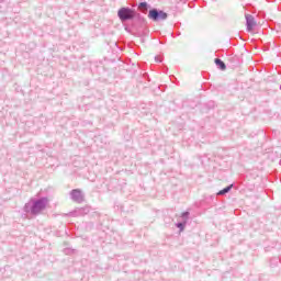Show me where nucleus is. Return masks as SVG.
I'll return each instance as SVG.
<instances>
[{
	"mask_svg": "<svg viewBox=\"0 0 281 281\" xmlns=\"http://www.w3.org/2000/svg\"><path fill=\"white\" fill-rule=\"evenodd\" d=\"M117 16L121 21H130L135 18V12L128 8H121L117 12Z\"/></svg>",
	"mask_w": 281,
	"mask_h": 281,
	"instance_id": "1",
	"label": "nucleus"
},
{
	"mask_svg": "<svg viewBox=\"0 0 281 281\" xmlns=\"http://www.w3.org/2000/svg\"><path fill=\"white\" fill-rule=\"evenodd\" d=\"M149 19H153V21H159L161 19L162 21L168 19V14L164 11L157 12V10H150L149 11Z\"/></svg>",
	"mask_w": 281,
	"mask_h": 281,
	"instance_id": "2",
	"label": "nucleus"
},
{
	"mask_svg": "<svg viewBox=\"0 0 281 281\" xmlns=\"http://www.w3.org/2000/svg\"><path fill=\"white\" fill-rule=\"evenodd\" d=\"M246 23H247V30L248 32H254V26L256 25V20L252 15L247 14L246 15Z\"/></svg>",
	"mask_w": 281,
	"mask_h": 281,
	"instance_id": "3",
	"label": "nucleus"
},
{
	"mask_svg": "<svg viewBox=\"0 0 281 281\" xmlns=\"http://www.w3.org/2000/svg\"><path fill=\"white\" fill-rule=\"evenodd\" d=\"M41 210H45V200H40V201L35 202L32 212H33V214H38V212H41Z\"/></svg>",
	"mask_w": 281,
	"mask_h": 281,
	"instance_id": "4",
	"label": "nucleus"
},
{
	"mask_svg": "<svg viewBox=\"0 0 281 281\" xmlns=\"http://www.w3.org/2000/svg\"><path fill=\"white\" fill-rule=\"evenodd\" d=\"M215 65H217V67H220L222 71H225V69H227L225 61L221 60L220 58H215Z\"/></svg>",
	"mask_w": 281,
	"mask_h": 281,
	"instance_id": "5",
	"label": "nucleus"
},
{
	"mask_svg": "<svg viewBox=\"0 0 281 281\" xmlns=\"http://www.w3.org/2000/svg\"><path fill=\"white\" fill-rule=\"evenodd\" d=\"M232 190V184L229 187H226L225 189L221 190L220 192H217V194H227V192H229Z\"/></svg>",
	"mask_w": 281,
	"mask_h": 281,
	"instance_id": "6",
	"label": "nucleus"
},
{
	"mask_svg": "<svg viewBox=\"0 0 281 281\" xmlns=\"http://www.w3.org/2000/svg\"><path fill=\"white\" fill-rule=\"evenodd\" d=\"M146 5H147L146 2H142V3L139 4V8H146Z\"/></svg>",
	"mask_w": 281,
	"mask_h": 281,
	"instance_id": "7",
	"label": "nucleus"
},
{
	"mask_svg": "<svg viewBox=\"0 0 281 281\" xmlns=\"http://www.w3.org/2000/svg\"><path fill=\"white\" fill-rule=\"evenodd\" d=\"M178 227H179L180 229H183V224H178Z\"/></svg>",
	"mask_w": 281,
	"mask_h": 281,
	"instance_id": "8",
	"label": "nucleus"
},
{
	"mask_svg": "<svg viewBox=\"0 0 281 281\" xmlns=\"http://www.w3.org/2000/svg\"><path fill=\"white\" fill-rule=\"evenodd\" d=\"M76 192H79L78 190H74L72 193L76 194Z\"/></svg>",
	"mask_w": 281,
	"mask_h": 281,
	"instance_id": "9",
	"label": "nucleus"
}]
</instances>
